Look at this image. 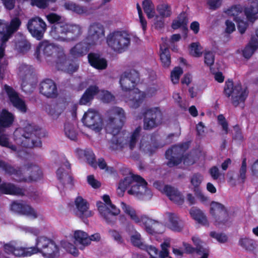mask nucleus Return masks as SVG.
<instances>
[{"mask_svg": "<svg viewBox=\"0 0 258 258\" xmlns=\"http://www.w3.org/2000/svg\"><path fill=\"white\" fill-rule=\"evenodd\" d=\"M187 23V20L186 14L184 13H182L173 20L172 24V28L173 29H186Z\"/></svg>", "mask_w": 258, "mask_h": 258, "instance_id": "nucleus-35", "label": "nucleus"}, {"mask_svg": "<svg viewBox=\"0 0 258 258\" xmlns=\"http://www.w3.org/2000/svg\"><path fill=\"white\" fill-rule=\"evenodd\" d=\"M162 250L159 253L160 258H166L168 256L169 251L168 248L169 247V243L165 242L161 245Z\"/></svg>", "mask_w": 258, "mask_h": 258, "instance_id": "nucleus-57", "label": "nucleus"}, {"mask_svg": "<svg viewBox=\"0 0 258 258\" xmlns=\"http://www.w3.org/2000/svg\"><path fill=\"white\" fill-rule=\"evenodd\" d=\"M183 71L179 67H175L171 71L170 78L173 84H177L179 82L180 76L182 74Z\"/></svg>", "mask_w": 258, "mask_h": 258, "instance_id": "nucleus-48", "label": "nucleus"}, {"mask_svg": "<svg viewBox=\"0 0 258 258\" xmlns=\"http://www.w3.org/2000/svg\"><path fill=\"white\" fill-rule=\"evenodd\" d=\"M144 128L146 130L152 128L160 123L162 119L161 110L157 107L146 110L145 112Z\"/></svg>", "mask_w": 258, "mask_h": 258, "instance_id": "nucleus-17", "label": "nucleus"}, {"mask_svg": "<svg viewBox=\"0 0 258 258\" xmlns=\"http://www.w3.org/2000/svg\"><path fill=\"white\" fill-rule=\"evenodd\" d=\"M139 82V75L136 71L125 72L120 75L119 84L122 90L124 92H129V98L125 99V101L127 104L128 101L135 96V91L138 89L135 87Z\"/></svg>", "mask_w": 258, "mask_h": 258, "instance_id": "nucleus-9", "label": "nucleus"}, {"mask_svg": "<svg viewBox=\"0 0 258 258\" xmlns=\"http://www.w3.org/2000/svg\"><path fill=\"white\" fill-rule=\"evenodd\" d=\"M143 7L148 18L151 19L155 16L154 6L150 0H144L143 2Z\"/></svg>", "mask_w": 258, "mask_h": 258, "instance_id": "nucleus-42", "label": "nucleus"}, {"mask_svg": "<svg viewBox=\"0 0 258 258\" xmlns=\"http://www.w3.org/2000/svg\"><path fill=\"white\" fill-rule=\"evenodd\" d=\"M203 180V177L201 174H195L190 178V183L195 195L201 201L204 202L208 200V198L202 192L199 188Z\"/></svg>", "mask_w": 258, "mask_h": 258, "instance_id": "nucleus-25", "label": "nucleus"}, {"mask_svg": "<svg viewBox=\"0 0 258 258\" xmlns=\"http://www.w3.org/2000/svg\"><path fill=\"white\" fill-rule=\"evenodd\" d=\"M215 56L213 52L209 50H206L204 52V62L211 67L214 62Z\"/></svg>", "mask_w": 258, "mask_h": 258, "instance_id": "nucleus-51", "label": "nucleus"}, {"mask_svg": "<svg viewBox=\"0 0 258 258\" xmlns=\"http://www.w3.org/2000/svg\"><path fill=\"white\" fill-rule=\"evenodd\" d=\"M0 167L8 173L14 174L16 176L15 179L19 181H37L43 176L40 168L33 164H27L21 170L17 171L4 162L0 161Z\"/></svg>", "mask_w": 258, "mask_h": 258, "instance_id": "nucleus-7", "label": "nucleus"}, {"mask_svg": "<svg viewBox=\"0 0 258 258\" xmlns=\"http://www.w3.org/2000/svg\"><path fill=\"white\" fill-rule=\"evenodd\" d=\"M210 236L220 242H224L227 239V237L225 234L217 233L215 232H211L210 233Z\"/></svg>", "mask_w": 258, "mask_h": 258, "instance_id": "nucleus-59", "label": "nucleus"}, {"mask_svg": "<svg viewBox=\"0 0 258 258\" xmlns=\"http://www.w3.org/2000/svg\"><path fill=\"white\" fill-rule=\"evenodd\" d=\"M14 116L6 109H3L0 114V133L6 127L10 126L13 122Z\"/></svg>", "mask_w": 258, "mask_h": 258, "instance_id": "nucleus-27", "label": "nucleus"}, {"mask_svg": "<svg viewBox=\"0 0 258 258\" xmlns=\"http://www.w3.org/2000/svg\"><path fill=\"white\" fill-rule=\"evenodd\" d=\"M82 122L84 124L96 133H100L104 127L103 119L95 110L88 109L84 114Z\"/></svg>", "mask_w": 258, "mask_h": 258, "instance_id": "nucleus-13", "label": "nucleus"}, {"mask_svg": "<svg viewBox=\"0 0 258 258\" xmlns=\"http://www.w3.org/2000/svg\"><path fill=\"white\" fill-rule=\"evenodd\" d=\"M58 49V47L48 41H43L37 47L35 56L39 60L43 59L49 60L48 58L54 56Z\"/></svg>", "mask_w": 258, "mask_h": 258, "instance_id": "nucleus-16", "label": "nucleus"}, {"mask_svg": "<svg viewBox=\"0 0 258 258\" xmlns=\"http://www.w3.org/2000/svg\"><path fill=\"white\" fill-rule=\"evenodd\" d=\"M137 9L139 14V17L140 19V22L141 24V26L142 27V29L144 31H145L146 30L147 28V22L145 19L143 18L142 16V13L141 9L139 5H137Z\"/></svg>", "mask_w": 258, "mask_h": 258, "instance_id": "nucleus-60", "label": "nucleus"}, {"mask_svg": "<svg viewBox=\"0 0 258 258\" xmlns=\"http://www.w3.org/2000/svg\"><path fill=\"white\" fill-rule=\"evenodd\" d=\"M224 92L226 96L231 97L232 102L235 106L243 103L248 94L245 88L240 84L234 85L231 81L226 82Z\"/></svg>", "mask_w": 258, "mask_h": 258, "instance_id": "nucleus-11", "label": "nucleus"}, {"mask_svg": "<svg viewBox=\"0 0 258 258\" xmlns=\"http://www.w3.org/2000/svg\"><path fill=\"white\" fill-rule=\"evenodd\" d=\"M226 13L228 16L233 17L239 31L241 34L243 33L248 25V23H252L257 18L258 2H250L244 12L241 6H235L227 10Z\"/></svg>", "mask_w": 258, "mask_h": 258, "instance_id": "nucleus-4", "label": "nucleus"}, {"mask_svg": "<svg viewBox=\"0 0 258 258\" xmlns=\"http://www.w3.org/2000/svg\"><path fill=\"white\" fill-rule=\"evenodd\" d=\"M87 51V49L84 48L82 44H78L76 45L71 50V53L74 56L81 55Z\"/></svg>", "mask_w": 258, "mask_h": 258, "instance_id": "nucleus-54", "label": "nucleus"}, {"mask_svg": "<svg viewBox=\"0 0 258 258\" xmlns=\"http://www.w3.org/2000/svg\"><path fill=\"white\" fill-rule=\"evenodd\" d=\"M27 27L31 35L39 40L43 37L46 25L42 19L35 17L28 22Z\"/></svg>", "mask_w": 258, "mask_h": 258, "instance_id": "nucleus-19", "label": "nucleus"}, {"mask_svg": "<svg viewBox=\"0 0 258 258\" xmlns=\"http://www.w3.org/2000/svg\"><path fill=\"white\" fill-rule=\"evenodd\" d=\"M74 215L81 219L88 218L93 215V212L89 210V204L86 200L81 196H78L74 200L71 207Z\"/></svg>", "mask_w": 258, "mask_h": 258, "instance_id": "nucleus-14", "label": "nucleus"}, {"mask_svg": "<svg viewBox=\"0 0 258 258\" xmlns=\"http://www.w3.org/2000/svg\"><path fill=\"white\" fill-rule=\"evenodd\" d=\"M156 91L157 89L155 87L149 88L146 93L140 91L139 89H136L135 95L132 99L128 101V105L133 108H138L146 96H152Z\"/></svg>", "mask_w": 258, "mask_h": 258, "instance_id": "nucleus-21", "label": "nucleus"}, {"mask_svg": "<svg viewBox=\"0 0 258 258\" xmlns=\"http://www.w3.org/2000/svg\"><path fill=\"white\" fill-rule=\"evenodd\" d=\"M210 213L213 217L214 223L219 226L227 221L228 216L225 207L220 203L213 202L210 205Z\"/></svg>", "mask_w": 258, "mask_h": 258, "instance_id": "nucleus-15", "label": "nucleus"}, {"mask_svg": "<svg viewBox=\"0 0 258 258\" xmlns=\"http://www.w3.org/2000/svg\"><path fill=\"white\" fill-rule=\"evenodd\" d=\"M64 132L66 136L70 140H75L77 139V132L73 124L69 122L66 123Z\"/></svg>", "mask_w": 258, "mask_h": 258, "instance_id": "nucleus-40", "label": "nucleus"}, {"mask_svg": "<svg viewBox=\"0 0 258 258\" xmlns=\"http://www.w3.org/2000/svg\"><path fill=\"white\" fill-rule=\"evenodd\" d=\"M249 170L252 176L258 177V159L251 164Z\"/></svg>", "mask_w": 258, "mask_h": 258, "instance_id": "nucleus-62", "label": "nucleus"}, {"mask_svg": "<svg viewBox=\"0 0 258 258\" xmlns=\"http://www.w3.org/2000/svg\"><path fill=\"white\" fill-rule=\"evenodd\" d=\"M37 131L34 129L33 126L27 123L24 127L17 128L14 133V140L16 143L21 147L16 148L14 146H10L8 138L6 135L0 136V145L10 148L14 151L20 152L22 147L27 148H33L40 147L41 142L39 139L34 140L32 138L33 136L37 134Z\"/></svg>", "mask_w": 258, "mask_h": 258, "instance_id": "nucleus-3", "label": "nucleus"}, {"mask_svg": "<svg viewBox=\"0 0 258 258\" xmlns=\"http://www.w3.org/2000/svg\"><path fill=\"white\" fill-rule=\"evenodd\" d=\"M210 173L214 179H218L221 175L219 169L216 166H214L210 169Z\"/></svg>", "mask_w": 258, "mask_h": 258, "instance_id": "nucleus-63", "label": "nucleus"}, {"mask_svg": "<svg viewBox=\"0 0 258 258\" xmlns=\"http://www.w3.org/2000/svg\"><path fill=\"white\" fill-rule=\"evenodd\" d=\"M120 207L123 212L136 223L144 226L146 231L151 234L154 232L160 233L159 228L162 227L158 222L151 219L145 216H139L136 210L130 205L123 202L121 203Z\"/></svg>", "mask_w": 258, "mask_h": 258, "instance_id": "nucleus-8", "label": "nucleus"}, {"mask_svg": "<svg viewBox=\"0 0 258 258\" xmlns=\"http://www.w3.org/2000/svg\"><path fill=\"white\" fill-rule=\"evenodd\" d=\"M157 9L159 13L163 17H169L171 14V8L167 4L159 5Z\"/></svg>", "mask_w": 258, "mask_h": 258, "instance_id": "nucleus-47", "label": "nucleus"}, {"mask_svg": "<svg viewBox=\"0 0 258 258\" xmlns=\"http://www.w3.org/2000/svg\"><path fill=\"white\" fill-rule=\"evenodd\" d=\"M247 170V164L246 158H243L242 161L241 166L239 170V180L240 182H244L246 178Z\"/></svg>", "mask_w": 258, "mask_h": 258, "instance_id": "nucleus-52", "label": "nucleus"}, {"mask_svg": "<svg viewBox=\"0 0 258 258\" xmlns=\"http://www.w3.org/2000/svg\"><path fill=\"white\" fill-rule=\"evenodd\" d=\"M147 182L141 177L130 173L119 183L118 190L122 194L127 189L128 194L138 198L149 199L151 197L150 190L147 186Z\"/></svg>", "mask_w": 258, "mask_h": 258, "instance_id": "nucleus-6", "label": "nucleus"}, {"mask_svg": "<svg viewBox=\"0 0 258 258\" xmlns=\"http://www.w3.org/2000/svg\"><path fill=\"white\" fill-rule=\"evenodd\" d=\"M218 121L219 124L221 126L224 133L227 134L228 132V123L223 115H219L218 116Z\"/></svg>", "mask_w": 258, "mask_h": 258, "instance_id": "nucleus-55", "label": "nucleus"}, {"mask_svg": "<svg viewBox=\"0 0 258 258\" xmlns=\"http://www.w3.org/2000/svg\"><path fill=\"white\" fill-rule=\"evenodd\" d=\"M107 117L106 131L113 135L110 147L115 150L128 144L130 149H133L141 128H137L130 137L126 132L120 131L125 119L124 111L121 108L115 107L112 108L107 112Z\"/></svg>", "mask_w": 258, "mask_h": 258, "instance_id": "nucleus-1", "label": "nucleus"}, {"mask_svg": "<svg viewBox=\"0 0 258 258\" xmlns=\"http://www.w3.org/2000/svg\"><path fill=\"white\" fill-rule=\"evenodd\" d=\"M40 92L48 97H52L56 94V87L54 82L49 79L42 82L40 86Z\"/></svg>", "mask_w": 258, "mask_h": 258, "instance_id": "nucleus-26", "label": "nucleus"}, {"mask_svg": "<svg viewBox=\"0 0 258 258\" xmlns=\"http://www.w3.org/2000/svg\"><path fill=\"white\" fill-rule=\"evenodd\" d=\"M88 60L90 64L94 68L98 69H104L107 67L106 60L100 57L99 54L91 53L88 55Z\"/></svg>", "mask_w": 258, "mask_h": 258, "instance_id": "nucleus-28", "label": "nucleus"}, {"mask_svg": "<svg viewBox=\"0 0 258 258\" xmlns=\"http://www.w3.org/2000/svg\"><path fill=\"white\" fill-rule=\"evenodd\" d=\"M32 5H35L40 8H44L49 2H53L55 0H31Z\"/></svg>", "mask_w": 258, "mask_h": 258, "instance_id": "nucleus-56", "label": "nucleus"}, {"mask_svg": "<svg viewBox=\"0 0 258 258\" xmlns=\"http://www.w3.org/2000/svg\"><path fill=\"white\" fill-rule=\"evenodd\" d=\"M226 31L227 33H230L233 32L235 30V26L234 24L231 21L227 20L226 22Z\"/></svg>", "mask_w": 258, "mask_h": 258, "instance_id": "nucleus-64", "label": "nucleus"}, {"mask_svg": "<svg viewBox=\"0 0 258 258\" xmlns=\"http://www.w3.org/2000/svg\"><path fill=\"white\" fill-rule=\"evenodd\" d=\"M98 165L99 167L101 169H105L106 171L109 173H112L114 171L113 168L112 167H108L103 159H100L98 161Z\"/></svg>", "mask_w": 258, "mask_h": 258, "instance_id": "nucleus-61", "label": "nucleus"}, {"mask_svg": "<svg viewBox=\"0 0 258 258\" xmlns=\"http://www.w3.org/2000/svg\"><path fill=\"white\" fill-rule=\"evenodd\" d=\"M60 246L65 249V250L73 255L77 256L79 255V251L76 247L68 239L62 240L60 242Z\"/></svg>", "mask_w": 258, "mask_h": 258, "instance_id": "nucleus-37", "label": "nucleus"}, {"mask_svg": "<svg viewBox=\"0 0 258 258\" xmlns=\"http://www.w3.org/2000/svg\"><path fill=\"white\" fill-rule=\"evenodd\" d=\"M4 249L6 252L12 253L17 256H29L40 253L45 258H55L59 252L58 246L51 239L45 236L36 238L35 246L28 248L15 247L13 242L6 244Z\"/></svg>", "mask_w": 258, "mask_h": 258, "instance_id": "nucleus-2", "label": "nucleus"}, {"mask_svg": "<svg viewBox=\"0 0 258 258\" xmlns=\"http://www.w3.org/2000/svg\"><path fill=\"white\" fill-rule=\"evenodd\" d=\"M168 219L167 226L171 230L179 231L182 228L183 225L181 221L175 214L168 213L166 215Z\"/></svg>", "mask_w": 258, "mask_h": 258, "instance_id": "nucleus-29", "label": "nucleus"}, {"mask_svg": "<svg viewBox=\"0 0 258 258\" xmlns=\"http://www.w3.org/2000/svg\"><path fill=\"white\" fill-rule=\"evenodd\" d=\"M0 191L6 194L21 195L23 194L22 190L14 186L3 183L0 185Z\"/></svg>", "mask_w": 258, "mask_h": 258, "instance_id": "nucleus-36", "label": "nucleus"}, {"mask_svg": "<svg viewBox=\"0 0 258 258\" xmlns=\"http://www.w3.org/2000/svg\"><path fill=\"white\" fill-rule=\"evenodd\" d=\"M258 46V43L253 39L242 51L243 56L246 58H249L253 53Z\"/></svg>", "mask_w": 258, "mask_h": 258, "instance_id": "nucleus-41", "label": "nucleus"}, {"mask_svg": "<svg viewBox=\"0 0 258 258\" xmlns=\"http://www.w3.org/2000/svg\"><path fill=\"white\" fill-rule=\"evenodd\" d=\"M188 145L185 143L181 145H178L168 149L166 152V157L168 159V165L169 166L179 164L181 162V156L188 148Z\"/></svg>", "mask_w": 258, "mask_h": 258, "instance_id": "nucleus-18", "label": "nucleus"}, {"mask_svg": "<svg viewBox=\"0 0 258 258\" xmlns=\"http://www.w3.org/2000/svg\"><path fill=\"white\" fill-rule=\"evenodd\" d=\"M104 37V31L102 25L95 23L90 26L87 37L88 43L92 44L100 43Z\"/></svg>", "mask_w": 258, "mask_h": 258, "instance_id": "nucleus-20", "label": "nucleus"}, {"mask_svg": "<svg viewBox=\"0 0 258 258\" xmlns=\"http://www.w3.org/2000/svg\"><path fill=\"white\" fill-rule=\"evenodd\" d=\"M254 241L246 237H242L239 239V244L246 250H251L253 247Z\"/></svg>", "mask_w": 258, "mask_h": 258, "instance_id": "nucleus-49", "label": "nucleus"}, {"mask_svg": "<svg viewBox=\"0 0 258 258\" xmlns=\"http://www.w3.org/2000/svg\"><path fill=\"white\" fill-rule=\"evenodd\" d=\"M189 54L196 57H200L203 54V47L199 42H193L188 47Z\"/></svg>", "mask_w": 258, "mask_h": 258, "instance_id": "nucleus-38", "label": "nucleus"}, {"mask_svg": "<svg viewBox=\"0 0 258 258\" xmlns=\"http://www.w3.org/2000/svg\"><path fill=\"white\" fill-rule=\"evenodd\" d=\"M97 88L95 86H90L87 89L80 100L82 105H86L93 99L94 96L97 94Z\"/></svg>", "mask_w": 258, "mask_h": 258, "instance_id": "nucleus-34", "label": "nucleus"}, {"mask_svg": "<svg viewBox=\"0 0 258 258\" xmlns=\"http://www.w3.org/2000/svg\"><path fill=\"white\" fill-rule=\"evenodd\" d=\"M57 177L60 179L63 180L65 182H69L72 180V178L71 176L64 172V169L60 167L58 168L56 171Z\"/></svg>", "mask_w": 258, "mask_h": 258, "instance_id": "nucleus-53", "label": "nucleus"}, {"mask_svg": "<svg viewBox=\"0 0 258 258\" xmlns=\"http://www.w3.org/2000/svg\"><path fill=\"white\" fill-rule=\"evenodd\" d=\"M103 202L98 201L97 206L101 216L107 222H111L113 221L114 216L118 215L120 211L110 201V197L107 195L102 196Z\"/></svg>", "mask_w": 258, "mask_h": 258, "instance_id": "nucleus-12", "label": "nucleus"}, {"mask_svg": "<svg viewBox=\"0 0 258 258\" xmlns=\"http://www.w3.org/2000/svg\"><path fill=\"white\" fill-rule=\"evenodd\" d=\"M8 40L9 36L7 34V24L5 21L0 19V41L2 43L0 46V58L4 56V43Z\"/></svg>", "mask_w": 258, "mask_h": 258, "instance_id": "nucleus-31", "label": "nucleus"}, {"mask_svg": "<svg viewBox=\"0 0 258 258\" xmlns=\"http://www.w3.org/2000/svg\"><path fill=\"white\" fill-rule=\"evenodd\" d=\"M168 45V43H166V44H162L160 45V59L163 67L165 68H168L171 63L170 52L167 48Z\"/></svg>", "mask_w": 258, "mask_h": 258, "instance_id": "nucleus-33", "label": "nucleus"}, {"mask_svg": "<svg viewBox=\"0 0 258 258\" xmlns=\"http://www.w3.org/2000/svg\"><path fill=\"white\" fill-rule=\"evenodd\" d=\"M46 18L49 22L55 23L52 27L50 34L56 40L61 41H70L81 32L79 26L62 23V18L55 14L51 13L47 15Z\"/></svg>", "mask_w": 258, "mask_h": 258, "instance_id": "nucleus-5", "label": "nucleus"}, {"mask_svg": "<svg viewBox=\"0 0 258 258\" xmlns=\"http://www.w3.org/2000/svg\"><path fill=\"white\" fill-rule=\"evenodd\" d=\"M64 7L66 9L71 10L78 14H88L89 12L86 9L76 6L72 2L67 3L64 5Z\"/></svg>", "mask_w": 258, "mask_h": 258, "instance_id": "nucleus-45", "label": "nucleus"}, {"mask_svg": "<svg viewBox=\"0 0 258 258\" xmlns=\"http://www.w3.org/2000/svg\"><path fill=\"white\" fill-rule=\"evenodd\" d=\"M11 209L13 211L24 215L32 219H36L38 216L37 212L28 205L13 202Z\"/></svg>", "mask_w": 258, "mask_h": 258, "instance_id": "nucleus-23", "label": "nucleus"}, {"mask_svg": "<svg viewBox=\"0 0 258 258\" xmlns=\"http://www.w3.org/2000/svg\"><path fill=\"white\" fill-rule=\"evenodd\" d=\"M97 95L99 99L105 102H109L113 100V96L107 91H99L97 89Z\"/></svg>", "mask_w": 258, "mask_h": 258, "instance_id": "nucleus-50", "label": "nucleus"}, {"mask_svg": "<svg viewBox=\"0 0 258 258\" xmlns=\"http://www.w3.org/2000/svg\"><path fill=\"white\" fill-rule=\"evenodd\" d=\"M75 244L81 246H87L89 244V236L87 233L82 230H76L73 234Z\"/></svg>", "mask_w": 258, "mask_h": 258, "instance_id": "nucleus-30", "label": "nucleus"}, {"mask_svg": "<svg viewBox=\"0 0 258 258\" xmlns=\"http://www.w3.org/2000/svg\"><path fill=\"white\" fill-rule=\"evenodd\" d=\"M21 24L18 18H14L12 19L9 25L7 24V34L9 36V39L12 34L17 31Z\"/></svg>", "mask_w": 258, "mask_h": 258, "instance_id": "nucleus-39", "label": "nucleus"}, {"mask_svg": "<svg viewBox=\"0 0 258 258\" xmlns=\"http://www.w3.org/2000/svg\"><path fill=\"white\" fill-rule=\"evenodd\" d=\"M131 242L135 246L141 247L142 246V239L140 234L136 231L133 230L130 232Z\"/></svg>", "mask_w": 258, "mask_h": 258, "instance_id": "nucleus-46", "label": "nucleus"}, {"mask_svg": "<svg viewBox=\"0 0 258 258\" xmlns=\"http://www.w3.org/2000/svg\"><path fill=\"white\" fill-rule=\"evenodd\" d=\"M189 213L191 217L199 223L204 226L209 225L206 216L201 210L192 208L189 211Z\"/></svg>", "mask_w": 258, "mask_h": 258, "instance_id": "nucleus-32", "label": "nucleus"}, {"mask_svg": "<svg viewBox=\"0 0 258 258\" xmlns=\"http://www.w3.org/2000/svg\"><path fill=\"white\" fill-rule=\"evenodd\" d=\"M156 187L162 192L166 194L169 199L177 204L180 205L183 202L182 195L174 188L167 185L155 184Z\"/></svg>", "mask_w": 258, "mask_h": 258, "instance_id": "nucleus-22", "label": "nucleus"}, {"mask_svg": "<svg viewBox=\"0 0 258 258\" xmlns=\"http://www.w3.org/2000/svg\"><path fill=\"white\" fill-rule=\"evenodd\" d=\"M106 42L108 46L114 51L121 52L130 44V36L125 31L113 32L107 36Z\"/></svg>", "mask_w": 258, "mask_h": 258, "instance_id": "nucleus-10", "label": "nucleus"}, {"mask_svg": "<svg viewBox=\"0 0 258 258\" xmlns=\"http://www.w3.org/2000/svg\"><path fill=\"white\" fill-rule=\"evenodd\" d=\"M88 183L93 188H98L101 186V183L96 179L93 175H89L87 177Z\"/></svg>", "mask_w": 258, "mask_h": 258, "instance_id": "nucleus-58", "label": "nucleus"}, {"mask_svg": "<svg viewBox=\"0 0 258 258\" xmlns=\"http://www.w3.org/2000/svg\"><path fill=\"white\" fill-rule=\"evenodd\" d=\"M4 90L14 106L21 112H26L27 107L24 101L18 97L15 91L7 85L5 86Z\"/></svg>", "mask_w": 258, "mask_h": 258, "instance_id": "nucleus-24", "label": "nucleus"}, {"mask_svg": "<svg viewBox=\"0 0 258 258\" xmlns=\"http://www.w3.org/2000/svg\"><path fill=\"white\" fill-rule=\"evenodd\" d=\"M78 154L81 157L84 156L89 164L93 167H95L96 164L94 162L95 156L91 150H80Z\"/></svg>", "mask_w": 258, "mask_h": 258, "instance_id": "nucleus-44", "label": "nucleus"}, {"mask_svg": "<svg viewBox=\"0 0 258 258\" xmlns=\"http://www.w3.org/2000/svg\"><path fill=\"white\" fill-rule=\"evenodd\" d=\"M64 109V106L63 103L53 105L50 108L49 114L53 119H56L63 112Z\"/></svg>", "mask_w": 258, "mask_h": 258, "instance_id": "nucleus-43", "label": "nucleus"}]
</instances>
